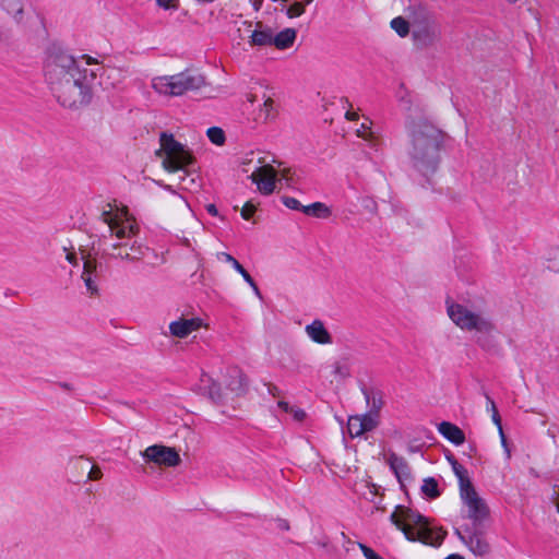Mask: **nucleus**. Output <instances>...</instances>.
<instances>
[{
  "mask_svg": "<svg viewBox=\"0 0 559 559\" xmlns=\"http://www.w3.org/2000/svg\"><path fill=\"white\" fill-rule=\"evenodd\" d=\"M44 74L62 107L78 109L91 104L96 72L81 68L79 61L61 46L53 44L47 49Z\"/></svg>",
  "mask_w": 559,
  "mask_h": 559,
  "instance_id": "1",
  "label": "nucleus"
},
{
  "mask_svg": "<svg viewBox=\"0 0 559 559\" xmlns=\"http://www.w3.org/2000/svg\"><path fill=\"white\" fill-rule=\"evenodd\" d=\"M405 127L411 143V165L430 185V178L439 169L441 152L450 136L426 118L407 120Z\"/></svg>",
  "mask_w": 559,
  "mask_h": 559,
  "instance_id": "2",
  "label": "nucleus"
},
{
  "mask_svg": "<svg viewBox=\"0 0 559 559\" xmlns=\"http://www.w3.org/2000/svg\"><path fill=\"white\" fill-rule=\"evenodd\" d=\"M389 520L408 542H418L433 548H439L448 535V532L441 526H436L430 518L403 504L395 507Z\"/></svg>",
  "mask_w": 559,
  "mask_h": 559,
  "instance_id": "3",
  "label": "nucleus"
},
{
  "mask_svg": "<svg viewBox=\"0 0 559 559\" xmlns=\"http://www.w3.org/2000/svg\"><path fill=\"white\" fill-rule=\"evenodd\" d=\"M449 318L462 330L475 331L474 341L484 350L491 352L497 347L496 325L479 313L468 310L461 304L447 298Z\"/></svg>",
  "mask_w": 559,
  "mask_h": 559,
  "instance_id": "4",
  "label": "nucleus"
},
{
  "mask_svg": "<svg viewBox=\"0 0 559 559\" xmlns=\"http://www.w3.org/2000/svg\"><path fill=\"white\" fill-rule=\"evenodd\" d=\"M160 148L156 151V155L162 157L166 155L163 160V167L168 173H176L185 170L195 164V157L191 150L177 141L173 133L163 131L159 134Z\"/></svg>",
  "mask_w": 559,
  "mask_h": 559,
  "instance_id": "5",
  "label": "nucleus"
},
{
  "mask_svg": "<svg viewBox=\"0 0 559 559\" xmlns=\"http://www.w3.org/2000/svg\"><path fill=\"white\" fill-rule=\"evenodd\" d=\"M165 83L162 84L160 93L171 96H181L190 91H198L205 86L206 78L198 69H186L185 71L165 76Z\"/></svg>",
  "mask_w": 559,
  "mask_h": 559,
  "instance_id": "6",
  "label": "nucleus"
},
{
  "mask_svg": "<svg viewBox=\"0 0 559 559\" xmlns=\"http://www.w3.org/2000/svg\"><path fill=\"white\" fill-rule=\"evenodd\" d=\"M460 497L467 506L466 518L472 520L471 526H484V522L489 519L490 510L483 498H480L474 486L460 491Z\"/></svg>",
  "mask_w": 559,
  "mask_h": 559,
  "instance_id": "7",
  "label": "nucleus"
},
{
  "mask_svg": "<svg viewBox=\"0 0 559 559\" xmlns=\"http://www.w3.org/2000/svg\"><path fill=\"white\" fill-rule=\"evenodd\" d=\"M141 454L146 463H155L168 467H176L181 462L180 455L175 448L162 444L150 445Z\"/></svg>",
  "mask_w": 559,
  "mask_h": 559,
  "instance_id": "8",
  "label": "nucleus"
},
{
  "mask_svg": "<svg viewBox=\"0 0 559 559\" xmlns=\"http://www.w3.org/2000/svg\"><path fill=\"white\" fill-rule=\"evenodd\" d=\"M464 532L468 534L467 547L476 556H485L490 551V546L484 538L485 526L464 525Z\"/></svg>",
  "mask_w": 559,
  "mask_h": 559,
  "instance_id": "9",
  "label": "nucleus"
},
{
  "mask_svg": "<svg viewBox=\"0 0 559 559\" xmlns=\"http://www.w3.org/2000/svg\"><path fill=\"white\" fill-rule=\"evenodd\" d=\"M412 36L415 43L424 47L431 46L440 36V26L438 23L415 25Z\"/></svg>",
  "mask_w": 559,
  "mask_h": 559,
  "instance_id": "10",
  "label": "nucleus"
},
{
  "mask_svg": "<svg viewBox=\"0 0 559 559\" xmlns=\"http://www.w3.org/2000/svg\"><path fill=\"white\" fill-rule=\"evenodd\" d=\"M390 469L396 477L401 489L405 490L404 479H411V468L407 461L403 456H399L395 452H390L388 457Z\"/></svg>",
  "mask_w": 559,
  "mask_h": 559,
  "instance_id": "11",
  "label": "nucleus"
},
{
  "mask_svg": "<svg viewBox=\"0 0 559 559\" xmlns=\"http://www.w3.org/2000/svg\"><path fill=\"white\" fill-rule=\"evenodd\" d=\"M359 389L365 397V401L373 414H380L384 405L383 392L379 388L368 386L365 382L359 381Z\"/></svg>",
  "mask_w": 559,
  "mask_h": 559,
  "instance_id": "12",
  "label": "nucleus"
},
{
  "mask_svg": "<svg viewBox=\"0 0 559 559\" xmlns=\"http://www.w3.org/2000/svg\"><path fill=\"white\" fill-rule=\"evenodd\" d=\"M226 388L240 396L248 391V378L239 368H231L228 370Z\"/></svg>",
  "mask_w": 559,
  "mask_h": 559,
  "instance_id": "13",
  "label": "nucleus"
},
{
  "mask_svg": "<svg viewBox=\"0 0 559 559\" xmlns=\"http://www.w3.org/2000/svg\"><path fill=\"white\" fill-rule=\"evenodd\" d=\"M438 432L454 445H462L466 438L464 431L455 424L442 420L437 425Z\"/></svg>",
  "mask_w": 559,
  "mask_h": 559,
  "instance_id": "14",
  "label": "nucleus"
},
{
  "mask_svg": "<svg viewBox=\"0 0 559 559\" xmlns=\"http://www.w3.org/2000/svg\"><path fill=\"white\" fill-rule=\"evenodd\" d=\"M308 336L318 344H331L333 342L332 335L324 326L323 322L319 319L313 320L306 326Z\"/></svg>",
  "mask_w": 559,
  "mask_h": 559,
  "instance_id": "15",
  "label": "nucleus"
},
{
  "mask_svg": "<svg viewBox=\"0 0 559 559\" xmlns=\"http://www.w3.org/2000/svg\"><path fill=\"white\" fill-rule=\"evenodd\" d=\"M273 31L262 22H257L255 29L252 32L249 44L250 46H272Z\"/></svg>",
  "mask_w": 559,
  "mask_h": 559,
  "instance_id": "16",
  "label": "nucleus"
},
{
  "mask_svg": "<svg viewBox=\"0 0 559 559\" xmlns=\"http://www.w3.org/2000/svg\"><path fill=\"white\" fill-rule=\"evenodd\" d=\"M297 38V31L293 27L284 28L277 34H273L272 46L278 50H285L290 48Z\"/></svg>",
  "mask_w": 559,
  "mask_h": 559,
  "instance_id": "17",
  "label": "nucleus"
},
{
  "mask_svg": "<svg viewBox=\"0 0 559 559\" xmlns=\"http://www.w3.org/2000/svg\"><path fill=\"white\" fill-rule=\"evenodd\" d=\"M411 17L413 19V26L437 23L435 14L424 4L411 5Z\"/></svg>",
  "mask_w": 559,
  "mask_h": 559,
  "instance_id": "18",
  "label": "nucleus"
},
{
  "mask_svg": "<svg viewBox=\"0 0 559 559\" xmlns=\"http://www.w3.org/2000/svg\"><path fill=\"white\" fill-rule=\"evenodd\" d=\"M195 319H180L169 324V331L173 336L183 338L198 328Z\"/></svg>",
  "mask_w": 559,
  "mask_h": 559,
  "instance_id": "19",
  "label": "nucleus"
},
{
  "mask_svg": "<svg viewBox=\"0 0 559 559\" xmlns=\"http://www.w3.org/2000/svg\"><path fill=\"white\" fill-rule=\"evenodd\" d=\"M203 377H206V379H201L203 382L201 386L202 394L207 396L213 403L221 404L223 402L221 384L206 374H203Z\"/></svg>",
  "mask_w": 559,
  "mask_h": 559,
  "instance_id": "20",
  "label": "nucleus"
},
{
  "mask_svg": "<svg viewBox=\"0 0 559 559\" xmlns=\"http://www.w3.org/2000/svg\"><path fill=\"white\" fill-rule=\"evenodd\" d=\"M96 270H97V261L96 260L87 259L84 261L83 280H84L87 290L93 295L98 293V288H97L94 280L92 278V275L96 272Z\"/></svg>",
  "mask_w": 559,
  "mask_h": 559,
  "instance_id": "21",
  "label": "nucleus"
},
{
  "mask_svg": "<svg viewBox=\"0 0 559 559\" xmlns=\"http://www.w3.org/2000/svg\"><path fill=\"white\" fill-rule=\"evenodd\" d=\"M0 8L12 15L15 22H22L24 13L22 0H0Z\"/></svg>",
  "mask_w": 559,
  "mask_h": 559,
  "instance_id": "22",
  "label": "nucleus"
},
{
  "mask_svg": "<svg viewBox=\"0 0 559 559\" xmlns=\"http://www.w3.org/2000/svg\"><path fill=\"white\" fill-rule=\"evenodd\" d=\"M302 213L311 217L328 218L331 216L332 211L325 203L317 201L305 205Z\"/></svg>",
  "mask_w": 559,
  "mask_h": 559,
  "instance_id": "23",
  "label": "nucleus"
},
{
  "mask_svg": "<svg viewBox=\"0 0 559 559\" xmlns=\"http://www.w3.org/2000/svg\"><path fill=\"white\" fill-rule=\"evenodd\" d=\"M421 493L429 500H435L441 496L439 483L435 477H427L423 480Z\"/></svg>",
  "mask_w": 559,
  "mask_h": 559,
  "instance_id": "24",
  "label": "nucleus"
},
{
  "mask_svg": "<svg viewBox=\"0 0 559 559\" xmlns=\"http://www.w3.org/2000/svg\"><path fill=\"white\" fill-rule=\"evenodd\" d=\"M451 467H452L454 475L456 476V478L459 480L460 491H462L463 489H467L471 486H474L473 481L468 475L467 469L462 464L456 462L453 465H451Z\"/></svg>",
  "mask_w": 559,
  "mask_h": 559,
  "instance_id": "25",
  "label": "nucleus"
},
{
  "mask_svg": "<svg viewBox=\"0 0 559 559\" xmlns=\"http://www.w3.org/2000/svg\"><path fill=\"white\" fill-rule=\"evenodd\" d=\"M358 417L360 420L359 425H361L364 432L372 431L379 425V414H373L370 408L367 413L358 415Z\"/></svg>",
  "mask_w": 559,
  "mask_h": 559,
  "instance_id": "26",
  "label": "nucleus"
},
{
  "mask_svg": "<svg viewBox=\"0 0 559 559\" xmlns=\"http://www.w3.org/2000/svg\"><path fill=\"white\" fill-rule=\"evenodd\" d=\"M217 257H218V259L230 263L233 265V267L235 269V272H238L242 276L245 282H250L249 280H251V275L249 274V272L231 254H229L227 252H219L217 254Z\"/></svg>",
  "mask_w": 559,
  "mask_h": 559,
  "instance_id": "27",
  "label": "nucleus"
},
{
  "mask_svg": "<svg viewBox=\"0 0 559 559\" xmlns=\"http://www.w3.org/2000/svg\"><path fill=\"white\" fill-rule=\"evenodd\" d=\"M390 25L400 37H406L409 34V22L403 16L394 17Z\"/></svg>",
  "mask_w": 559,
  "mask_h": 559,
  "instance_id": "28",
  "label": "nucleus"
},
{
  "mask_svg": "<svg viewBox=\"0 0 559 559\" xmlns=\"http://www.w3.org/2000/svg\"><path fill=\"white\" fill-rule=\"evenodd\" d=\"M359 423L360 420L358 415H353L348 417L346 432L349 435L352 439L360 437L362 433H365Z\"/></svg>",
  "mask_w": 559,
  "mask_h": 559,
  "instance_id": "29",
  "label": "nucleus"
},
{
  "mask_svg": "<svg viewBox=\"0 0 559 559\" xmlns=\"http://www.w3.org/2000/svg\"><path fill=\"white\" fill-rule=\"evenodd\" d=\"M206 135L215 145H223L226 141L225 132L219 127H210L206 131Z\"/></svg>",
  "mask_w": 559,
  "mask_h": 559,
  "instance_id": "30",
  "label": "nucleus"
},
{
  "mask_svg": "<svg viewBox=\"0 0 559 559\" xmlns=\"http://www.w3.org/2000/svg\"><path fill=\"white\" fill-rule=\"evenodd\" d=\"M547 269L559 273V247H552L547 251Z\"/></svg>",
  "mask_w": 559,
  "mask_h": 559,
  "instance_id": "31",
  "label": "nucleus"
},
{
  "mask_svg": "<svg viewBox=\"0 0 559 559\" xmlns=\"http://www.w3.org/2000/svg\"><path fill=\"white\" fill-rule=\"evenodd\" d=\"M252 181L257 185L259 191L264 195H270L275 190V181L272 179H259L257 180L253 176H251Z\"/></svg>",
  "mask_w": 559,
  "mask_h": 559,
  "instance_id": "32",
  "label": "nucleus"
},
{
  "mask_svg": "<svg viewBox=\"0 0 559 559\" xmlns=\"http://www.w3.org/2000/svg\"><path fill=\"white\" fill-rule=\"evenodd\" d=\"M305 10H306V5H304L302 3H299L297 1H294L289 7L283 5V9H282V11H285V14L289 19L300 16L301 14L305 13Z\"/></svg>",
  "mask_w": 559,
  "mask_h": 559,
  "instance_id": "33",
  "label": "nucleus"
},
{
  "mask_svg": "<svg viewBox=\"0 0 559 559\" xmlns=\"http://www.w3.org/2000/svg\"><path fill=\"white\" fill-rule=\"evenodd\" d=\"M485 397L487 401V407L491 411L492 423L497 426L498 430H500V427H502V420L497 409L496 403L487 393L485 394Z\"/></svg>",
  "mask_w": 559,
  "mask_h": 559,
  "instance_id": "34",
  "label": "nucleus"
},
{
  "mask_svg": "<svg viewBox=\"0 0 559 559\" xmlns=\"http://www.w3.org/2000/svg\"><path fill=\"white\" fill-rule=\"evenodd\" d=\"M281 201L289 210L299 211L302 213V209H305V205H302L296 198L293 197L283 195Z\"/></svg>",
  "mask_w": 559,
  "mask_h": 559,
  "instance_id": "35",
  "label": "nucleus"
},
{
  "mask_svg": "<svg viewBox=\"0 0 559 559\" xmlns=\"http://www.w3.org/2000/svg\"><path fill=\"white\" fill-rule=\"evenodd\" d=\"M357 545L366 559H383L378 552H376L366 544L358 542Z\"/></svg>",
  "mask_w": 559,
  "mask_h": 559,
  "instance_id": "36",
  "label": "nucleus"
},
{
  "mask_svg": "<svg viewBox=\"0 0 559 559\" xmlns=\"http://www.w3.org/2000/svg\"><path fill=\"white\" fill-rule=\"evenodd\" d=\"M255 212V205L251 201H247L240 211V215L245 221H249Z\"/></svg>",
  "mask_w": 559,
  "mask_h": 559,
  "instance_id": "37",
  "label": "nucleus"
},
{
  "mask_svg": "<svg viewBox=\"0 0 559 559\" xmlns=\"http://www.w3.org/2000/svg\"><path fill=\"white\" fill-rule=\"evenodd\" d=\"M102 221L109 226L110 235L114 234L116 221L112 217L111 211H103L100 214Z\"/></svg>",
  "mask_w": 559,
  "mask_h": 559,
  "instance_id": "38",
  "label": "nucleus"
},
{
  "mask_svg": "<svg viewBox=\"0 0 559 559\" xmlns=\"http://www.w3.org/2000/svg\"><path fill=\"white\" fill-rule=\"evenodd\" d=\"M290 414L293 415V418L296 421H304L307 416L306 412L302 408L295 407V406L293 407V411L290 412Z\"/></svg>",
  "mask_w": 559,
  "mask_h": 559,
  "instance_id": "39",
  "label": "nucleus"
},
{
  "mask_svg": "<svg viewBox=\"0 0 559 559\" xmlns=\"http://www.w3.org/2000/svg\"><path fill=\"white\" fill-rule=\"evenodd\" d=\"M115 229H116V236L119 239H123V238L128 237L127 225H124L123 223H120V224L116 223L115 224Z\"/></svg>",
  "mask_w": 559,
  "mask_h": 559,
  "instance_id": "40",
  "label": "nucleus"
},
{
  "mask_svg": "<svg viewBox=\"0 0 559 559\" xmlns=\"http://www.w3.org/2000/svg\"><path fill=\"white\" fill-rule=\"evenodd\" d=\"M102 476H103L102 469L98 466L93 465L88 472V478L92 480H98L102 478Z\"/></svg>",
  "mask_w": 559,
  "mask_h": 559,
  "instance_id": "41",
  "label": "nucleus"
},
{
  "mask_svg": "<svg viewBox=\"0 0 559 559\" xmlns=\"http://www.w3.org/2000/svg\"><path fill=\"white\" fill-rule=\"evenodd\" d=\"M499 431V437L501 439V445L503 447L506 453H507V456L510 457L511 455V452H510V449H509V445H508V440H507V437L504 435V431H503V428L500 427V430Z\"/></svg>",
  "mask_w": 559,
  "mask_h": 559,
  "instance_id": "42",
  "label": "nucleus"
},
{
  "mask_svg": "<svg viewBox=\"0 0 559 559\" xmlns=\"http://www.w3.org/2000/svg\"><path fill=\"white\" fill-rule=\"evenodd\" d=\"M454 534L465 546L467 545L468 534L464 532V526L461 528H454Z\"/></svg>",
  "mask_w": 559,
  "mask_h": 559,
  "instance_id": "43",
  "label": "nucleus"
},
{
  "mask_svg": "<svg viewBox=\"0 0 559 559\" xmlns=\"http://www.w3.org/2000/svg\"><path fill=\"white\" fill-rule=\"evenodd\" d=\"M275 522H276V527L280 531H289V528H290L289 522L286 519L277 518V519H275Z\"/></svg>",
  "mask_w": 559,
  "mask_h": 559,
  "instance_id": "44",
  "label": "nucleus"
},
{
  "mask_svg": "<svg viewBox=\"0 0 559 559\" xmlns=\"http://www.w3.org/2000/svg\"><path fill=\"white\" fill-rule=\"evenodd\" d=\"M205 210H206V212H207L211 216L219 217L221 219H224V217H223V216H219V213H218L217 206H216L214 203H209V204H206Z\"/></svg>",
  "mask_w": 559,
  "mask_h": 559,
  "instance_id": "45",
  "label": "nucleus"
},
{
  "mask_svg": "<svg viewBox=\"0 0 559 559\" xmlns=\"http://www.w3.org/2000/svg\"><path fill=\"white\" fill-rule=\"evenodd\" d=\"M12 39V33L10 29H0V41L9 44Z\"/></svg>",
  "mask_w": 559,
  "mask_h": 559,
  "instance_id": "46",
  "label": "nucleus"
},
{
  "mask_svg": "<svg viewBox=\"0 0 559 559\" xmlns=\"http://www.w3.org/2000/svg\"><path fill=\"white\" fill-rule=\"evenodd\" d=\"M140 231L139 226L135 223L127 225L128 237L136 236Z\"/></svg>",
  "mask_w": 559,
  "mask_h": 559,
  "instance_id": "47",
  "label": "nucleus"
},
{
  "mask_svg": "<svg viewBox=\"0 0 559 559\" xmlns=\"http://www.w3.org/2000/svg\"><path fill=\"white\" fill-rule=\"evenodd\" d=\"M251 282H246L253 290L254 295L257 297H259L260 299H262V293L259 288V286L257 285L255 281L253 280V277L251 276Z\"/></svg>",
  "mask_w": 559,
  "mask_h": 559,
  "instance_id": "48",
  "label": "nucleus"
},
{
  "mask_svg": "<svg viewBox=\"0 0 559 559\" xmlns=\"http://www.w3.org/2000/svg\"><path fill=\"white\" fill-rule=\"evenodd\" d=\"M443 454H444V457H445V460L448 461V463L450 465H453L454 463L457 462L456 457L454 456V454L449 449H445L443 451Z\"/></svg>",
  "mask_w": 559,
  "mask_h": 559,
  "instance_id": "49",
  "label": "nucleus"
},
{
  "mask_svg": "<svg viewBox=\"0 0 559 559\" xmlns=\"http://www.w3.org/2000/svg\"><path fill=\"white\" fill-rule=\"evenodd\" d=\"M111 257H114V258H120V259H122V260L130 261V262H133V261H135V260L140 259L139 257L131 255L130 253H126V254H121V253H119V254H117V255L112 254Z\"/></svg>",
  "mask_w": 559,
  "mask_h": 559,
  "instance_id": "50",
  "label": "nucleus"
},
{
  "mask_svg": "<svg viewBox=\"0 0 559 559\" xmlns=\"http://www.w3.org/2000/svg\"><path fill=\"white\" fill-rule=\"evenodd\" d=\"M278 407H280L283 412H285V413H289V414H290V412L293 411V407H294V406H292V405H290L288 402H286V401H280V402H278Z\"/></svg>",
  "mask_w": 559,
  "mask_h": 559,
  "instance_id": "51",
  "label": "nucleus"
},
{
  "mask_svg": "<svg viewBox=\"0 0 559 559\" xmlns=\"http://www.w3.org/2000/svg\"><path fill=\"white\" fill-rule=\"evenodd\" d=\"M476 451H477L476 444L475 443H469L468 444V450H467V452H464V454H466L468 457H472V455L474 453H476Z\"/></svg>",
  "mask_w": 559,
  "mask_h": 559,
  "instance_id": "52",
  "label": "nucleus"
},
{
  "mask_svg": "<svg viewBox=\"0 0 559 559\" xmlns=\"http://www.w3.org/2000/svg\"><path fill=\"white\" fill-rule=\"evenodd\" d=\"M57 385L59 388H61L62 390H66V391H72L73 390V385L69 382H58Z\"/></svg>",
  "mask_w": 559,
  "mask_h": 559,
  "instance_id": "53",
  "label": "nucleus"
},
{
  "mask_svg": "<svg viewBox=\"0 0 559 559\" xmlns=\"http://www.w3.org/2000/svg\"><path fill=\"white\" fill-rule=\"evenodd\" d=\"M551 500L555 503L557 511L559 512V491H554Z\"/></svg>",
  "mask_w": 559,
  "mask_h": 559,
  "instance_id": "54",
  "label": "nucleus"
},
{
  "mask_svg": "<svg viewBox=\"0 0 559 559\" xmlns=\"http://www.w3.org/2000/svg\"><path fill=\"white\" fill-rule=\"evenodd\" d=\"M345 117H346L347 120H352L353 121V120H356L358 116L355 112L346 111Z\"/></svg>",
  "mask_w": 559,
  "mask_h": 559,
  "instance_id": "55",
  "label": "nucleus"
},
{
  "mask_svg": "<svg viewBox=\"0 0 559 559\" xmlns=\"http://www.w3.org/2000/svg\"><path fill=\"white\" fill-rule=\"evenodd\" d=\"M269 392H270L272 395H276V394H278V393H280L278 388H277V386H275V385H273V384H270V385H269Z\"/></svg>",
  "mask_w": 559,
  "mask_h": 559,
  "instance_id": "56",
  "label": "nucleus"
},
{
  "mask_svg": "<svg viewBox=\"0 0 559 559\" xmlns=\"http://www.w3.org/2000/svg\"><path fill=\"white\" fill-rule=\"evenodd\" d=\"M131 250L132 251H138L140 254H143L142 252V247L140 245H138L136 242H133L132 246H131Z\"/></svg>",
  "mask_w": 559,
  "mask_h": 559,
  "instance_id": "57",
  "label": "nucleus"
},
{
  "mask_svg": "<svg viewBox=\"0 0 559 559\" xmlns=\"http://www.w3.org/2000/svg\"><path fill=\"white\" fill-rule=\"evenodd\" d=\"M444 559H465V558L460 554H451L448 557H445Z\"/></svg>",
  "mask_w": 559,
  "mask_h": 559,
  "instance_id": "58",
  "label": "nucleus"
},
{
  "mask_svg": "<svg viewBox=\"0 0 559 559\" xmlns=\"http://www.w3.org/2000/svg\"><path fill=\"white\" fill-rule=\"evenodd\" d=\"M81 58H82V59H86V63H87V64H91V63H93V62H94V58H92V57H90V56H87V55H82V56H81Z\"/></svg>",
  "mask_w": 559,
  "mask_h": 559,
  "instance_id": "59",
  "label": "nucleus"
},
{
  "mask_svg": "<svg viewBox=\"0 0 559 559\" xmlns=\"http://www.w3.org/2000/svg\"><path fill=\"white\" fill-rule=\"evenodd\" d=\"M158 185H159L160 187H163L165 190L170 191V192H174V190H173V187H171V186H169V185H165V183H162V182H158Z\"/></svg>",
  "mask_w": 559,
  "mask_h": 559,
  "instance_id": "60",
  "label": "nucleus"
},
{
  "mask_svg": "<svg viewBox=\"0 0 559 559\" xmlns=\"http://www.w3.org/2000/svg\"><path fill=\"white\" fill-rule=\"evenodd\" d=\"M67 259H68V261H69L70 263H74V261L76 260V257H75V254H74V253H73V254H68V255H67Z\"/></svg>",
  "mask_w": 559,
  "mask_h": 559,
  "instance_id": "61",
  "label": "nucleus"
},
{
  "mask_svg": "<svg viewBox=\"0 0 559 559\" xmlns=\"http://www.w3.org/2000/svg\"><path fill=\"white\" fill-rule=\"evenodd\" d=\"M371 487H372V490H370V492L373 493V495H377V492L379 490V487L377 485H374V484H372Z\"/></svg>",
  "mask_w": 559,
  "mask_h": 559,
  "instance_id": "62",
  "label": "nucleus"
},
{
  "mask_svg": "<svg viewBox=\"0 0 559 559\" xmlns=\"http://www.w3.org/2000/svg\"><path fill=\"white\" fill-rule=\"evenodd\" d=\"M214 1H215V0H197V2H198L199 4L212 3V2H214Z\"/></svg>",
  "mask_w": 559,
  "mask_h": 559,
  "instance_id": "63",
  "label": "nucleus"
},
{
  "mask_svg": "<svg viewBox=\"0 0 559 559\" xmlns=\"http://www.w3.org/2000/svg\"><path fill=\"white\" fill-rule=\"evenodd\" d=\"M272 104H273V100L269 98L267 100H265L264 106L265 107L272 106Z\"/></svg>",
  "mask_w": 559,
  "mask_h": 559,
  "instance_id": "64",
  "label": "nucleus"
}]
</instances>
